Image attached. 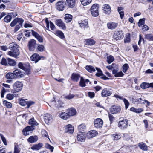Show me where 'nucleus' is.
<instances>
[{
	"instance_id": "3c124183",
	"label": "nucleus",
	"mask_w": 153,
	"mask_h": 153,
	"mask_svg": "<svg viewBox=\"0 0 153 153\" xmlns=\"http://www.w3.org/2000/svg\"><path fill=\"white\" fill-rule=\"evenodd\" d=\"M129 68V66L127 64H125L122 67V71L124 73H125L127 71L128 69Z\"/></svg>"
},
{
	"instance_id": "473e14b6",
	"label": "nucleus",
	"mask_w": 153,
	"mask_h": 153,
	"mask_svg": "<svg viewBox=\"0 0 153 153\" xmlns=\"http://www.w3.org/2000/svg\"><path fill=\"white\" fill-rule=\"evenodd\" d=\"M80 25V26L81 27L83 28H88V21L87 19H85L82 21V23H79Z\"/></svg>"
},
{
	"instance_id": "13d9d810",
	"label": "nucleus",
	"mask_w": 153,
	"mask_h": 153,
	"mask_svg": "<svg viewBox=\"0 0 153 153\" xmlns=\"http://www.w3.org/2000/svg\"><path fill=\"white\" fill-rule=\"evenodd\" d=\"M123 138L124 140H129L131 138L130 134H124L123 135Z\"/></svg>"
},
{
	"instance_id": "774afa93",
	"label": "nucleus",
	"mask_w": 153,
	"mask_h": 153,
	"mask_svg": "<svg viewBox=\"0 0 153 153\" xmlns=\"http://www.w3.org/2000/svg\"><path fill=\"white\" fill-rule=\"evenodd\" d=\"M124 75V74L122 73V71H120L117 73L115 75H114V76L115 77H122Z\"/></svg>"
},
{
	"instance_id": "1a4fd4ad",
	"label": "nucleus",
	"mask_w": 153,
	"mask_h": 153,
	"mask_svg": "<svg viewBox=\"0 0 153 153\" xmlns=\"http://www.w3.org/2000/svg\"><path fill=\"white\" fill-rule=\"evenodd\" d=\"M65 6V4L62 1H59L56 4V9L59 11H63Z\"/></svg>"
},
{
	"instance_id": "b1692460",
	"label": "nucleus",
	"mask_w": 153,
	"mask_h": 153,
	"mask_svg": "<svg viewBox=\"0 0 153 153\" xmlns=\"http://www.w3.org/2000/svg\"><path fill=\"white\" fill-rule=\"evenodd\" d=\"M43 146L42 143H39L38 144L33 145L31 147V149L33 150H38L40 149Z\"/></svg>"
},
{
	"instance_id": "a19ab883",
	"label": "nucleus",
	"mask_w": 153,
	"mask_h": 153,
	"mask_svg": "<svg viewBox=\"0 0 153 153\" xmlns=\"http://www.w3.org/2000/svg\"><path fill=\"white\" fill-rule=\"evenodd\" d=\"M92 1V0H80L82 4L85 6L89 4Z\"/></svg>"
},
{
	"instance_id": "f257e3e1",
	"label": "nucleus",
	"mask_w": 153,
	"mask_h": 153,
	"mask_svg": "<svg viewBox=\"0 0 153 153\" xmlns=\"http://www.w3.org/2000/svg\"><path fill=\"white\" fill-rule=\"evenodd\" d=\"M10 50L7 52V54L10 56L16 58L20 54V52L18 49V46L14 42L10 44L9 47Z\"/></svg>"
},
{
	"instance_id": "864d4df0",
	"label": "nucleus",
	"mask_w": 153,
	"mask_h": 153,
	"mask_svg": "<svg viewBox=\"0 0 153 153\" xmlns=\"http://www.w3.org/2000/svg\"><path fill=\"white\" fill-rule=\"evenodd\" d=\"M145 19L144 18L140 19L138 22V25L139 27L143 25L145 23Z\"/></svg>"
},
{
	"instance_id": "6ab92c4d",
	"label": "nucleus",
	"mask_w": 153,
	"mask_h": 153,
	"mask_svg": "<svg viewBox=\"0 0 153 153\" xmlns=\"http://www.w3.org/2000/svg\"><path fill=\"white\" fill-rule=\"evenodd\" d=\"M43 117L44 121L47 124H48L52 119V115L48 113L44 114Z\"/></svg>"
},
{
	"instance_id": "a18cd8bd",
	"label": "nucleus",
	"mask_w": 153,
	"mask_h": 153,
	"mask_svg": "<svg viewBox=\"0 0 153 153\" xmlns=\"http://www.w3.org/2000/svg\"><path fill=\"white\" fill-rule=\"evenodd\" d=\"M145 38L149 41H153V35L151 34H147L145 35Z\"/></svg>"
},
{
	"instance_id": "e433bc0d",
	"label": "nucleus",
	"mask_w": 153,
	"mask_h": 153,
	"mask_svg": "<svg viewBox=\"0 0 153 153\" xmlns=\"http://www.w3.org/2000/svg\"><path fill=\"white\" fill-rule=\"evenodd\" d=\"M85 41L86 42V44L87 45H92L95 43V41L91 39H86Z\"/></svg>"
},
{
	"instance_id": "69168bd1",
	"label": "nucleus",
	"mask_w": 153,
	"mask_h": 153,
	"mask_svg": "<svg viewBox=\"0 0 153 153\" xmlns=\"http://www.w3.org/2000/svg\"><path fill=\"white\" fill-rule=\"evenodd\" d=\"M20 150L18 146H15L13 153H19Z\"/></svg>"
},
{
	"instance_id": "f03ea898",
	"label": "nucleus",
	"mask_w": 153,
	"mask_h": 153,
	"mask_svg": "<svg viewBox=\"0 0 153 153\" xmlns=\"http://www.w3.org/2000/svg\"><path fill=\"white\" fill-rule=\"evenodd\" d=\"M23 20L21 18H16L14 19L10 23V25L11 27H14L18 23L19 25H16L14 30L15 32L17 31L22 26Z\"/></svg>"
},
{
	"instance_id": "7ed1b4c3",
	"label": "nucleus",
	"mask_w": 153,
	"mask_h": 153,
	"mask_svg": "<svg viewBox=\"0 0 153 153\" xmlns=\"http://www.w3.org/2000/svg\"><path fill=\"white\" fill-rule=\"evenodd\" d=\"M48 105L51 107L56 109L63 107L64 103L61 100H59L57 102L54 101H51Z\"/></svg>"
},
{
	"instance_id": "2eb2a0df",
	"label": "nucleus",
	"mask_w": 153,
	"mask_h": 153,
	"mask_svg": "<svg viewBox=\"0 0 153 153\" xmlns=\"http://www.w3.org/2000/svg\"><path fill=\"white\" fill-rule=\"evenodd\" d=\"M16 78H22L24 76V73L19 69H17L13 71Z\"/></svg>"
},
{
	"instance_id": "603ef678",
	"label": "nucleus",
	"mask_w": 153,
	"mask_h": 153,
	"mask_svg": "<svg viewBox=\"0 0 153 153\" xmlns=\"http://www.w3.org/2000/svg\"><path fill=\"white\" fill-rule=\"evenodd\" d=\"M114 58L113 56L110 55L107 57V62L109 64L111 63L114 60Z\"/></svg>"
},
{
	"instance_id": "c9c22d12",
	"label": "nucleus",
	"mask_w": 153,
	"mask_h": 153,
	"mask_svg": "<svg viewBox=\"0 0 153 153\" xmlns=\"http://www.w3.org/2000/svg\"><path fill=\"white\" fill-rule=\"evenodd\" d=\"M64 18L66 22H69L71 21L72 18V16L70 14H66L65 15Z\"/></svg>"
},
{
	"instance_id": "4468645a",
	"label": "nucleus",
	"mask_w": 153,
	"mask_h": 153,
	"mask_svg": "<svg viewBox=\"0 0 153 153\" xmlns=\"http://www.w3.org/2000/svg\"><path fill=\"white\" fill-rule=\"evenodd\" d=\"M55 24L62 29L65 30L66 29V27L65 23L61 19L56 20L55 21Z\"/></svg>"
},
{
	"instance_id": "20e7f679",
	"label": "nucleus",
	"mask_w": 153,
	"mask_h": 153,
	"mask_svg": "<svg viewBox=\"0 0 153 153\" xmlns=\"http://www.w3.org/2000/svg\"><path fill=\"white\" fill-rule=\"evenodd\" d=\"M23 84L21 82L16 81L13 83L12 87L14 93L19 92L21 91L22 89Z\"/></svg>"
},
{
	"instance_id": "052dcab7",
	"label": "nucleus",
	"mask_w": 153,
	"mask_h": 153,
	"mask_svg": "<svg viewBox=\"0 0 153 153\" xmlns=\"http://www.w3.org/2000/svg\"><path fill=\"white\" fill-rule=\"evenodd\" d=\"M130 36L129 34H128V35L126 36V38L124 39V42L125 43H129L130 42Z\"/></svg>"
},
{
	"instance_id": "ea45409f",
	"label": "nucleus",
	"mask_w": 153,
	"mask_h": 153,
	"mask_svg": "<svg viewBox=\"0 0 153 153\" xmlns=\"http://www.w3.org/2000/svg\"><path fill=\"white\" fill-rule=\"evenodd\" d=\"M8 63L9 65L10 66H14L16 64V62L15 60L10 58L8 59Z\"/></svg>"
},
{
	"instance_id": "a878e982",
	"label": "nucleus",
	"mask_w": 153,
	"mask_h": 153,
	"mask_svg": "<svg viewBox=\"0 0 153 153\" xmlns=\"http://www.w3.org/2000/svg\"><path fill=\"white\" fill-rule=\"evenodd\" d=\"M89 82V81L88 79H87L85 80L82 77H81L79 82V85L82 87H85L86 86L85 83H87Z\"/></svg>"
},
{
	"instance_id": "39448f33",
	"label": "nucleus",
	"mask_w": 153,
	"mask_h": 153,
	"mask_svg": "<svg viewBox=\"0 0 153 153\" xmlns=\"http://www.w3.org/2000/svg\"><path fill=\"white\" fill-rule=\"evenodd\" d=\"M124 37L123 33L122 30H117L115 31L113 38L116 40H118L122 39Z\"/></svg>"
},
{
	"instance_id": "6e6552de",
	"label": "nucleus",
	"mask_w": 153,
	"mask_h": 153,
	"mask_svg": "<svg viewBox=\"0 0 153 153\" xmlns=\"http://www.w3.org/2000/svg\"><path fill=\"white\" fill-rule=\"evenodd\" d=\"M128 123V120L125 119L119 122L118 126L122 129H124L127 128Z\"/></svg>"
},
{
	"instance_id": "423d86ee",
	"label": "nucleus",
	"mask_w": 153,
	"mask_h": 153,
	"mask_svg": "<svg viewBox=\"0 0 153 153\" xmlns=\"http://www.w3.org/2000/svg\"><path fill=\"white\" fill-rule=\"evenodd\" d=\"M98 9L97 4H94L92 6L90 10L92 16L94 17H96L98 15Z\"/></svg>"
},
{
	"instance_id": "680f3d73",
	"label": "nucleus",
	"mask_w": 153,
	"mask_h": 153,
	"mask_svg": "<svg viewBox=\"0 0 153 153\" xmlns=\"http://www.w3.org/2000/svg\"><path fill=\"white\" fill-rule=\"evenodd\" d=\"M123 100L124 102L125 105V108L126 109H127L129 106V102L125 98L123 99Z\"/></svg>"
},
{
	"instance_id": "9d476101",
	"label": "nucleus",
	"mask_w": 153,
	"mask_h": 153,
	"mask_svg": "<svg viewBox=\"0 0 153 153\" xmlns=\"http://www.w3.org/2000/svg\"><path fill=\"white\" fill-rule=\"evenodd\" d=\"M112 93L111 91L107 88L103 89L101 92V95L102 97H106L110 96Z\"/></svg>"
},
{
	"instance_id": "09e8293b",
	"label": "nucleus",
	"mask_w": 153,
	"mask_h": 153,
	"mask_svg": "<svg viewBox=\"0 0 153 153\" xmlns=\"http://www.w3.org/2000/svg\"><path fill=\"white\" fill-rule=\"evenodd\" d=\"M45 49L44 46L42 45H38L37 46V51H38L42 52Z\"/></svg>"
},
{
	"instance_id": "79ce46f5",
	"label": "nucleus",
	"mask_w": 153,
	"mask_h": 153,
	"mask_svg": "<svg viewBox=\"0 0 153 153\" xmlns=\"http://www.w3.org/2000/svg\"><path fill=\"white\" fill-rule=\"evenodd\" d=\"M113 139L114 140H117L121 138L120 134H115L112 135Z\"/></svg>"
},
{
	"instance_id": "0e129e2a",
	"label": "nucleus",
	"mask_w": 153,
	"mask_h": 153,
	"mask_svg": "<svg viewBox=\"0 0 153 153\" xmlns=\"http://www.w3.org/2000/svg\"><path fill=\"white\" fill-rule=\"evenodd\" d=\"M35 103L34 102L32 101H27V108H29L31 106L33 105Z\"/></svg>"
},
{
	"instance_id": "0eeeda50",
	"label": "nucleus",
	"mask_w": 153,
	"mask_h": 153,
	"mask_svg": "<svg viewBox=\"0 0 153 153\" xmlns=\"http://www.w3.org/2000/svg\"><path fill=\"white\" fill-rule=\"evenodd\" d=\"M94 123L95 128H101L103 126V122L101 119L98 118L94 120Z\"/></svg>"
},
{
	"instance_id": "9b49d317",
	"label": "nucleus",
	"mask_w": 153,
	"mask_h": 153,
	"mask_svg": "<svg viewBox=\"0 0 153 153\" xmlns=\"http://www.w3.org/2000/svg\"><path fill=\"white\" fill-rule=\"evenodd\" d=\"M36 45V41L32 39L28 42V46L30 50L33 51L35 49Z\"/></svg>"
},
{
	"instance_id": "72a5a7b5",
	"label": "nucleus",
	"mask_w": 153,
	"mask_h": 153,
	"mask_svg": "<svg viewBox=\"0 0 153 153\" xmlns=\"http://www.w3.org/2000/svg\"><path fill=\"white\" fill-rule=\"evenodd\" d=\"M6 78L8 79H13L16 77L15 74L13 73L9 72L7 73L5 76Z\"/></svg>"
},
{
	"instance_id": "6e6d98bb",
	"label": "nucleus",
	"mask_w": 153,
	"mask_h": 153,
	"mask_svg": "<svg viewBox=\"0 0 153 153\" xmlns=\"http://www.w3.org/2000/svg\"><path fill=\"white\" fill-rule=\"evenodd\" d=\"M30 131H31V130L30 128L27 126L23 130V132L24 135H27L28 134L27 132Z\"/></svg>"
},
{
	"instance_id": "c85d7f7f",
	"label": "nucleus",
	"mask_w": 153,
	"mask_h": 153,
	"mask_svg": "<svg viewBox=\"0 0 153 153\" xmlns=\"http://www.w3.org/2000/svg\"><path fill=\"white\" fill-rule=\"evenodd\" d=\"M76 109L73 108H69L68 110V114L69 116L75 115L76 114Z\"/></svg>"
},
{
	"instance_id": "a211bd4d",
	"label": "nucleus",
	"mask_w": 153,
	"mask_h": 153,
	"mask_svg": "<svg viewBox=\"0 0 153 153\" xmlns=\"http://www.w3.org/2000/svg\"><path fill=\"white\" fill-rule=\"evenodd\" d=\"M118 23H117L114 22H110L107 24L108 28L111 30H113L115 29L118 26Z\"/></svg>"
},
{
	"instance_id": "de8ad7c7",
	"label": "nucleus",
	"mask_w": 153,
	"mask_h": 153,
	"mask_svg": "<svg viewBox=\"0 0 153 153\" xmlns=\"http://www.w3.org/2000/svg\"><path fill=\"white\" fill-rule=\"evenodd\" d=\"M27 100L21 99L19 101V104L22 106H25L27 104Z\"/></svg>"
},
{
	"instance_id": "393cba45",
	"label": "nucleus",
	"mask_w": 153,
	"mask_h": 153,
	"mask_svg": "<svg viewBox=\"0 0 153 153\" xmlns=\"http://www.w3.org/2000/svg\"><path fill=\"white\" fill-rule=\"evenodd\" d=\"M30 59L32 61H35V63H36L40 60V58L38 54L34 53L31 56Z\"/></svg>"
},
{
	"instance_id": "58836bf2",
	"label": "nucleus",
	"mask_w": 153,
	"mask_h": 153,
	"mask_svg": "<svg viewBox=\"0 0 153 153\" xmlns=\"http://www.w3.org/2000/svg\"><path fill=\"white\" fill-rule=\"evenodd\" d=\"M55 34L58 36L62 39H63L65 38L63 33L61 31L57 30L55 32Z\"/></svg>"
},
{
	"instance_id": "e2e57ef3",
	"label": "nucleus",
	"mask_w": 153,
	"mask_h": 153,
	"mask_svg": "<svg viewBox=\"0 0 153 153\" xmlns=\"http://www.w3.org/2000/svg\"><path fill=\"white\" fill-rule=\"evenodd\" d=\"M14 97V95L11 94H8L6 96L7 98L9 100H12L13 99Z\"/></svg>"
},
{
	"instance_id": "5701e85b",
	"label": "nucleus",
	"mask_w": 153,
	"mask_h": 153,
	"mask_svg": "<svg viewBox=\"0 0 153 153\" xmlns=\"http://www.w3.org/2000/svg\"><path fill=\"white\" fill-rule=\"evenodd\" d=\"M104 13L105 14H109L111 12V9L110 5L108 4H105L103 7Z\"/></svg>"
},
{
	"instance_id": "5fc2aeb1",
	"label": "nucleus",
	"mask_w": 153,
	"mask_h": 153,
	"mask_svg": "<svg viewBox=\"0 0 153 153\" xmlns=\"http://www.w3.org/2000/svg\"><path fill=\"white\" fill-rule=\"evenodd\" d=\"M45 147L46 149H50L51 152H53L54 147L49 144L48 143H46L45 145Z\"/></svg>"
},
{
	"instance_id": "aec40b11",
	"label": "nucleus",
	"mask_w": 153,
	"mask_h": 153,
	"mask_svg": "<svg viewBox=\"0 0 153 153\" xmlns=\"http://www.w3.org/2000/svg\"><path fill=\"white\" fill-rule=\"evenodd\" d=\"M65 132L72 134L74 132V128L71 125H68L66 126L65 129Z\"/></svg>"
},
{
	"instance_id": "f8f14e48",
	"label": "nucleus",
	"mask_w": 153,
	"mask_h": 153,
	"mask_svg": "<svg viewBox=\"0 0 153 153\" xmlns=\"http://www.w3.org/2000/svg\"><path fill=\"white\" fill-rule=\"evenodd\" d=\"M45 22L46 24L47 29V30H49L50 24V28L52 30H53L55 29V26L54 24L51 21L49 22L48 19V18L45 19Z\"/></svg>"
},
{
	"instance_id": "bb28decb",
	"label": "nucleus",
	"mask_w": 153,
	"mask_h": 153,
	"mask_svg": "<svg viewBox=\"0 0 153 153\" xmlns=\"http://www.w3.org/2000/svg\"><path fill=\"white\" fill-rule=\"evenodd\" d=\"M86 137L85 135L82 133L78 134L77 136V140L81 142H84L85 141Z\"/></svg>"
},
{
	"instance_id": "cd10ccee",
	"label": "nucleus",
	"mask_w": 153,
	"mask_h": 153,
	"mask_svg": "<svg viewBox=\"0 0 153 153\" xmlns=\"http://www.w3.org/2000/svg\"><path fill=\"white\" fill-rule=\"evenodd\" d=\"M38 140V137L36 136H32L27 139V141L30 143H33L36 142Z\"/></svg>"
},
{
	"instance_id": "bf43d9fd",
	"label": "nucleus",
	"mask_w": 153,
	"mask_h": 153,
	"mask_svg": "<svg viewBox=\"0 0 153 153\" xmlns=\"http://www.w3.org/2000/svg\"><path fill=\"white\" fill-rule=\"evenodd\" d=\"M41 133L42 136L45 137H48L50 140L48 133L45 130H42L41 131Z\"/></svg>"
},
{
	"instance_id": "dca6fc26",
	"label": "nucleus",
	"mask_w": 153,
	"mask_h": 153,
	"mask_svg": "<svg viewBox=\"0 0 153 153\" xmlns=\"http://www.w3.org/2000/svg\"><path fill=\"white\" fill-rule=\"evenodd\" d=\"M96 69L98 72V73H97L96 74L97 76H100L101 79L104 80H107L109 79V78L107 77L105 75L103 74L102 71L100 69L96 67Z\"/></svg>"
},
{
	"instance_id": "4be33fe9",
	"label": "nucleus",
	"mask_w": 153,
	"mask_h": 153,
	"mask_svg": "<svg viewBox=\"0 0 153 153\" xmlns=\"http://www.w3.org/2000/svg\"><path fill=\"white\" fill-rule=\"evenodd\" d=\"M65 4L69 7L73 8L75 5V0H66Z\"/></svg>"
},
{
	"instance_id": "c03bdc74",
	"label": "nucleus",
	"mask_w": 153,
	"mask_h": 153,
	"mask_svg": "<svg viewBox=\"0 0 153 153\" xmlns=\"http://www.w3.org/2000/svg\"><path fill=\"white\" fill-rule=\"evenodd\" d=\"M18 65L19 68L25 71L26 70L25 64L24 63H22L21 62H19L18 63Z\"/></svg>"
},
{
	"instance_id": "ddd939ff",
	"label": "nucleus",
	"mask_w": 153,
	"mask_h": 153,
	"mask_svg": "<svg viewBox=\"0 0 153 153\" xmlns=\"http://www.w3.org/2000/svg\"><path fill=\"white\" fill-rule=\"evenodd\" d=\"M32 35L36 38L39 42L42 43L43 42V37L39 35L37 32L34 31L33 30H31Z\"/></svg>"
},
{
	"instance_id": "f3484780",
	"label": "nucleus",
	"mask_w": 153,
	"mask_h": 153,
	"mask_svg": "<svg viewBox=\"0 0 153 153\" xmlns=\"http://www.w3.org/2000/svg\"><path fill=\"white\" fill-rule=\"evenodd\" d=\"M121 110V108L120 106L114 105L110 108L111 112L112 114H116L119 112Z\"/></svg>"
},
{
	"instance_id": "49530a36",
	"label": "nucleus",
	"mask_w": 153,
	"mask_h": 153,
	"mask_svg": "<svg viewBox=\"0 0 153 153\" xmlns=\"http://www.w3.org/2000/svg\"><path fill=\"white\" fill-rule=\"evenodd\" d=\"M149 83L146 82H143L140 85L141 88L143 89H145L149 88Z\"/></svg>"
},
{
	"instance_id": "8fccbe9b",
	"label": "nucleus",
	"mask_w": 153,
	"mask_h": 153,
	"mask_svg": "<svg viewBox=\"0 0 153 153\" xmlns=\"http://www.w3.org/2000/svg\"><path fill=\"white\" fill-rule=\"evenodd\" d=\"M3 103L4 105L8 108H10L12 106V104L6 100L3 101Z\"/></svg>"
},
{
	"instance_id": "c756f323",
	"label": "nucleus",
	"mask_w": 153,
	"mask_h": 153,
	"mask_svg": "<svg viewBox=\"0 0 153 153\" xmlns=\"http://www.w3.org/2000/svg\"><path fill=\"white\" fill-rule=\"evenodd\" d=\"M80 77V74L76 73H73L71 75V79L74 81H77Z\"/></svg>"
},
{
	"instance_id": "f704fd0d",
	"label": "nucleus",
	"mask_w": 153,
	"mask_h": 153,
	"mask_svg": "<svg viewBox=\"0 0 153 153\" xmlns=\"http://www.w3.org/2000/svg\"><path fill=\"white\" fill-rule=\"evenodd\" d=\"M59 115L61 118L65 120L67 119L70 117L68 113L62 112Z\"/></svg>"
},
{
	"instance_id": "412c9836",
	"label": "nucleus",
	"mask_w": 153,
	"mask_h": 153,
	"mask_svg": "<svg viewBox=\"0 0 153 153\" xmlns=\"http://www.w3.org/2000/svg\"><path fill=\"white\" fill-rule=\"evenodd\" d=\"M97 134V132L96 131L91 130L88 132L87 136L88 138H91L96 136Z\"/></svg>"
},
{
	"instance_id": "2f4dec72",
	"label": "nucleus",
	"mask_w": 153,
	"mask_h": 153,
	"mask_svg": "<svg viewBox=\"0 0 153 153\" xmlns=\"http://www.w3.org/2000/svg\"><path fill=\"white\" fill-rule=\"evenodd\" d=\"M138 147L143 150L147 151L148 150V146L145 143L141 142L138 143Z\"/></svg>"
},
{
	"instance_id": "4d7b16f0",
	"label": "nucleus",
	"mask_w": 153,
	"mask_h": 153,
	"mask_svg": "<svg viewBox=\"0 0 153 153\" xmlns=\"http://www.w3.org/2000/svg\"><path fill=\"white\" fill-rule=\"evenodd\" d=\"M12 16L10 15H8L4 19V21L6 22H10Z\"/></svg>"
},
{
	"instance_id": "4c0bfd02",
	"label": "nucleus",
	"mask_w": 153,
	"mask_h": 153,
	"mask_svg": "<svg viewBox=\"0 0 153 153\" xmlns=\"http://www.w3.org/2000/svg\"><path fill=\"white\" fill-rule=\"evenodd\" d=\"M29 123L30 125L33 126L39 125V123L35 120L34 118H31L30 119Z\"/></svg>"
},
{
	"instance_id": "37998d69",
	"label": "nucleus",
	"mask_w": 153,
	"mask_h": 153,
	"mask_svg": "<svg viewBox=\"0 0 153 153\" xmlns=\"http://www.w3.org/2000/svg\"><path fill=\"white\" fill-rule=\"evenodd\" d=\"M85 68L87 71L91 73L95 71V68L92 66L87 65L86 66Z\"/></svg>"
},
{
	"instance_id": "338daca9",
	"label": "nucleus",
	"mask_w": 153,
	"mask_h": 153,
	"mask_svg": "<svg viewBox=\"0 0 153 153\" xmlns=\"http://www.w3.org/2000/svg\"><path fill=\"white\" fill-rule=\"evenodd\" d=\"M74 95L72 94H70L69 95L65 96L64 98L68 99H71L74 98Z\"/></svg>"
},
{
	"instance_id": "7c9ffc66",
	"label": "nucleus",
	"mask_w": 153,
	"mask_h": 153,
	"mask_svg": "<svg viewBox=\"0 0 153 153\" xmlns=\"http://www.w3.org/2000/svg\"><path fill=\"white\" fill-rule=\"evenodd\" d=\"M86 126L84 124L80 125L78 126L79 131L81 133H83L86 130Z\"/></svg>"
}]
</instances>
